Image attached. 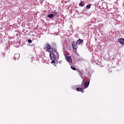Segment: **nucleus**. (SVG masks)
Masks as SVG:
<instances>
[{
	"label": "nucleus",
	"instance_id": "nucleus-1",
	"mask_svg": "<svg viewBox=\"0 0 124 124\" xmlns=\"http://www.w3.org/2000/svg\"><path fill=\"white\" fill-rule=\"evenodd\" d=\"M90 85V79H87L86 81L84 83V88H78V92H81V93H85V91H84V89H87V87H89Z\"/></svg>",
	"mask_w": 124,
	"mask_h": 124
},
{
	"label": "nucleus",
	"instance_id": "nucleus-2",
	"mask_svg": "<svg viewBox=\"0 0 124 124\" xmlns=\"http://www.w3.org/2000/svg\"><path fill=\"white\" fill-rule=\"evenodd\" d=\"M72 46L73 51H74V53L77 54V48H78V40H77V42H75V41L72 42Z\"/></svg>",
	"mask_w": 124,
	"mask_h": 124
},
{
	"label": "nucleus",
	"instance_id": "nucleus-3",
	"mask_svg": "<svg viewBox=\"0 0 124 124\" xmlns=\"http://www.w3.org/2000/svg\"><path fill=\"white\" fill-rule=\"evenodd\" d=\"M49 56L50 60L52 61L51 63H54L55 62V60L57 58V55L56 56V54L54 53V52H50Z\"/></svg>",
	"mask_w": 124,
	"mask_h": 124
},
{
	"label": "nucleus",
	"instance_id": "nucleus-4",
	"mask_svg": "<svg viewBox=\"0 0 124 124\" xmlns=\"http://www.w3.org/2000/svg\"><path fill=\"white\" fill-rule=\"evenodd\" d=\"M45 49H47V52H51L53 48L52 47L51 45H50V44H47L46 46H45Z\"/></svg>",
	"mask_w": 124,
	"mask_h": 124
},
{
	"label": "nucleus",
	"instance_id": "nucleus-5",
	"mask_svg": "<svg viewBox=\"0 0 124 124\" xmlns=\"http://www.w3.org/2000/svg\"><path fill=\"white\" fill-rule=\"evenodd\" d=\"M52 51L51 53H53V54H56L57 55V57L59 59V57H60V55H59V53L57 52V48H52Z\"/></svg>",
	"mask_w": 124,
	"mask_h": 124
},
{
	"label": "nucleus",
	"instance_id": "nucleus-6",
	"mask_svg": "<svg viewBox=\"0 0 124 124\" xmlns=\"http://www.w3.org/2000/svg\"><path fill=\"white\" fill-rule=\"evenodd\" d=\"M51 13L53 15V16H55L56 17H58V16H59V15H60V13L59 12H57V11H56V10L52 11Z\"/></svg>",
	"mask_w": 124,
	"mask_h": 124
},
{
	"label": "nucleus",
	"instance_id": "nucleus-7",
	"mask_svg": "<svg viewBox=\"0 0 124 124\" xmlns=\"http://www.w3.org/2000/svg\"><path fill=\"white\" fill-rule=\"evenodd\" d=\"M20 58V54L19 53H16L15 54L14 60L16 61V60H18Z\"/></svg>",
	"mask_w": 124,
	"mask_h": 124
},
{
	"label": "nucleus",
	"instance_id": "nucleus-8",
	"mask_svg": "<svg viewBox=\"0 0 124 124\" xmlns=\"http://www.w3.org/2000/svg\"><path fill=\"white\" fill-rule=\"evenodd\" d=\"M118 41L122 45H124V38L119 39L118 40Z\"/></svg>",
	"mask_w": 124,
	"mask_h": 124
},
{
	"label": "nucleus",
	"instance_id": "nucleus-9",
	"mask_svg": "<svg viewBox=\"0 0 124 124\" xmlns=\"http://www.w3.org/2000/svg\"><path fill=\"white\" fill-rule=\"evenodd\" d=\"M66 58L67 60V62H72V60L71 59V57L69 56H66Z\"/></svg>",
	"mask_w": 124,
	"mask_h": 124
},
{
	"label": "nucleus",
	"instance_id": "nucleus-10",
	"mask_svg": "<svg viewBox=\"0 0 124 124\" xmlns=\"http://www.w3.org/2000/svg\"><path fill=\"white\" fill-rule=\"evenodd\" d=\"M84 42V41L81 39H78V45H80L81 44H82V43Z\"/></svg>",
	"mask_w": 124,
	"mask_h": 124
},
{
	"label": "nucleus",
	"instance_id": "nucleus-11",
	"mask_svg": "<svg viewBox=\"0 0 124 124\" xmlns=\"http://www.w3.org/2000/svg\"><path fill=\"white\" fill-rule=\"evenodd\" d=\"M78 72L79 73V76L80 77H83V75L84 74V71H79Z\"/></svg>",
	"mask_w": 124,
	"mask_h": 124
},
{
	"label": "nucleus",
	"instance_id": "nucleus-12",
	"mask_svg": "<svg viewBox=\"0 0 124 124\" xmlns=\"http://www.w3.org/2000/svg\"><path fill=\"white\" fill-rule=\"evenodd\" d=\"M47 17L50 18V19H52L53 17H54V15H53V14H48Z\"/></svg>",
	"mask_w": 124,
	"mask_h": 124
},
{
	"label": "nucleus",
	"instance_id": "nucleus-13",
	"mask_svg": "<svg viewBox=\"0 0 124 124\" xmlns=\"http://www.w3.org/2000/svg\"><path fill=\"white\" fill-rule=\"evenodd\" d=\"M85 5V3H84L83 2H81L80 3H79V6H81V7L84 6Z\"/></svg>",
	"mask_w": 124,
	"mask_h": 124
},
{
	"label": "nucleus",
	"instance_id": "nucleus-14",
	"mask_svg": "<svg viewBox=\"0 0 124 124\" xmlns=\"http://www.w3.org/2000/svg\"><path fill=\"white\" fill-rule=\"evenodd\" d=\"M91 5L90 4L87 5L86 6V8H87L88 9H90V8H91Z\"/></svg>",
	"mask_w": 124,
	"mask_h": 124
},
{
	"label": "nucleus",
	"instance_id": "nucleus-15",
	"mask_svg": "<svg viewBox=\"0 0 124 124\" xmlns=\"http://www.w3.org/2000/svg\"><path fill=\"white\" fill-rule=\"evenodd\" d=\"M71 68L72 69H73V70H76V69L75 68V67L72 66H71Z\"/></svg>",
	"mask_w": 124,
	"mask_h": 124
},
{
	"label": "nucleus",
	"instance_id": "nucleus-16",
	"mask_svg": "<svg viewBox=\"0 0 124 124\" xmlns=\"http://www.w3.org/2000/svg\"><path fill=\"white\" fill-rule=\"evenodd\" d=\"M28 43H31L32 41L31 39H29L28 40Z\"/></svg>",
	"mask_w": 124,
	"mask_h": 124
},
{
	"label": "nucleus",
	"instance_id": "nucleus-17",
	"mask_svg": "<svg viewBox=\"0 0 124 124\" xmlns=\"http://www.w3.org/2000/svg\"><path fill=\"white\" fill-rule=\"evenodd\" d=\"M78 61H80L81 62V61H83V59L81 57H79Z\"/></svg>",
	"mask_w": 124,
	"mask_h": 124
},
{
	"label": "nucleus",
	"instance_id": "nucleus-18",
	"mask_svg": "<svg viewBox=\"0 0 124 124\" xmlns=\"http://www.w3.org/2000/svg\"><path fill=\"white\" fill-rule=\"evenodd\" d=\"M39 1L41 3H42V2H43V1H44V0H39Z\"/></svg>",
	"mask_w": 124,
	"mask_h": 124
},
{
	"label": "nucleus",
	"instance_id": "nucleus-19",
	"mask_svg": "<svg viewBox=\"0 0 124 124\" xmlns=\"http://www.w3.org/2000/svg\"><path fill=\"white\" fill-rule=\"evenodd\" d=\"M74 89V90H75V89H76V90L77 91V92H78V87H75V88Z\"/></svg>",
	"mask_w": 124,
	"mask_h": 124
},
{
	"label": "nucleus",
	"instance_id": "nucleus-20",
	"mask_svg": "<svg viewBox=\"0 0 124 124\" xmlns=\"http://www.w3.org/2000/svg\"><path fill=\"white\" fill-rule=\"evenodd\" d=\"M76 15H74V16L75 17V16H76Z\"/></svg>",
	"mask_w": 124,
	"mask_h": 124
},
{
	"label": "nucleus",
	"instance_id": "nucleus-21",
	"mask_svg": "<svg viewBox=\"0 0 124 124\" xmlns=\"http://www.w3.org/2000/svg\"><path fill=\"white\" fill-rule=\"evenodd\" d=\"M75 36H76V37H77V34H76Z\"/></svg>",
	"mask_w": 124,
	"mask_h": 124
}]
</instances>
